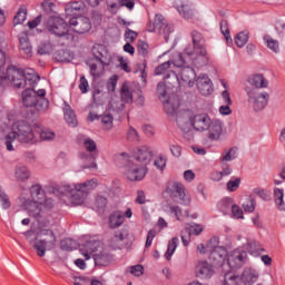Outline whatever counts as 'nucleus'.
<instances>
[{"label": "nucleus", "instance_id": "f257e3e1", "mask_svg": "<svg viewBox=\"0 0 285 285\" xmlns=\"http://www.w3.org/2000/svg\"><path fill=\"white\" fill-rule=\"evenodd\" d=\"M176 124L187 141L195 139L193 128L197 132H206L207 130L208 138L214 141H217L224 132V122L217 118L212 119L207 114L190 116V111H180L177 114Z\"/></svg>", "mask_w": 285, "mask_h": 285}, {"label": "nucleus", "instance_id": "f03ea898", "mask_svg": "<svg viewBox=\"0 0 285 285\" xmlns=\"http://www.w3.org/2000/svg\"><path fill=\"white\" fill-rule=\"evenodd\" d=\"M30 197L31 199L26 200L23 206L29 217H33L37 222L46 217L48 210L55 208V200L52 198H46V191L39 184L30 187Z\"/></svg>", "mask_w": 285, "mask_h": 285}, {"label": "nucleus", "instance_id": "7ed1b4c3", "mask_svg": "<svg viewBox=\"0 0 285 285\" xmlns=\"http://www.w3.org/2000/svg\"><path fill=\"white\" fill-rule=\"evenodd\" d=\"M37 135L32 127L26 121H17L12 125L11 131L8 132V125L0 126V139H4V145L9 153L14 150L12 142L17 139L20 144H32Z\"/></svg>", "mask_w": 285, "mask_h": 285}, {"label": "nucleus", "instance_id": "20e7f679", "mask_svg": "<svg viewBox=\"0 0 285 285\" xmlns=\"http://www.w3.org/2000/svg\"><path fill=\"white\" fill-rule=\"evenodd\" d=\"M191 41L193 45H188L180 55L187 57L188 61L191 62V66H195V68H204V66H208L210 56L208 55V50H206L204 36H202L199 31H193Z\"/></svg>", "mask_w": 285, "mask_h": 285}, {"label": "nucleus", "instance_id": "39448f33", "mask_svg": "<svg viewBox=\"0 0 285 285\" xmlns=\"http://www.w3.org/2000/svg\"><path fill=\"white\" fill-rule=\"evenodd\" d=\"M97 188V179H90L81 184L65 185L60 188V193L63 197H68L72 206H81L88 197L90 190Z\"/></svg>", "mask_w": 285, "mask_h": 285}, {"label": "nucleus", "instance_id": "423d86ee", "mask_svg": "<svg viewBox=\"0 0 285 285\" xmlns=\"http://www.w3.org/2000/svg\"><path fill=\"white\" fill-rule=\"evenodd\" d=\"M186 63H191L188 61L187 56L179 55L178 59L174 61L175 68H181L178 80V86H188L189 88H193L195 86V79L197 78V73L195 72V69H193L190 66H186Z\"/></svg>", "mask_w": 285, "mask_h": 285}, {"label": "nucleus", "instance_id": "0eeeda50", "mask_svg": "<svg viewBox=\"0 0 285 285\" xmlns=\"http://www.w3.org/2000/svg\"><path fill=\"white\" fill-rule=\"evenodd\" d=\"M7 77L12 82L14 88H26V86H35V79L32 76H26V71L14 66H10L7 69Z\"/></svg>", "mask_w": 285, "mask_h": 285}, {"label": "nucleus", "instance_id": "6e6552de", "mask_svg": "<svg viewBox=\"0 0 285 285\" xmlns=\"http://www.w3.org/2000/svg\"><path fill=\"white\" fill-rule=\"evenodd\" d=\"M166 193L170 199L181 204V206H190V196L186 193V187L179 181H170L167 185Z\"/></svg>", "mask_w": 285, "mask_h": 285}, {"label": "nucleus", "instance_id": "1a4fd4ad", "mask_svg": "<svg viewBox=\"0 0 285 285\" xmlns=\"http://www.w3.org/2000/svg\"><path fill=\"white\" fill-rule=\"evenodd\" d=\"M179 86V76L175 71H170L164 76V82H159L157 86V92L160 101H166L168 99V94L170 90L175 92V88Z\"/></svg>", "mask_w": 285, "mask_h": 285}, {"label": "nucleus", "instance_id": "9d476101", "mask_svg": "<svg viewBox=\"0 0 285 285\" xmlns=\"http://www.w3.org/2000/svg\"><path fill=\"white\" fill-rule=\"evenodd\" d=\"M48 32L55 35L56 37H67V39H72V36L68 30V22L60 17H50L46 23Z\"/></svg>", "mask_w": 285, "mask_h": 285}, {"label": "nucleus", "instance_id": "9b49d317", "mask_svg": "<svg viewBox=\"0 0 285 285\" xmlns=\"http://www.w3.org/2000/svg\"><path fill=\"white\" fill-rule=\"evenodd\" d=\"M247 97H248L249 104H252L256 112L264 110V108L268 106V99H271V96L268 95V92L266 91L259 92L257 91V89L247 90Z\"/></svg>", "mask_w": 285, "mask_h": 285}, {"label": "nucleus", "instance_id": "f8f14e48", "mask_svg": "<svg viewBox=\"0 0 285 285\" xmlns=\"http://www.w3.org/2000/svg\"><path fill=\"white\" fill-rule=\"evenodd\" d=\"M69 26L77 35H86L92 28V23L89 18L86 17H73L69 20Z\"/></svg>", "mask_w": 285, "mask_h": 285}, {"label": "nucleus", "instance_id": "ddd939ff", "mask_svg": "<svg viewBox=\"0 0 285 285\" xmlns=\"http://www.w3.org/2000/svg\"><path fill=\"white\" fill-rule=\"evenodd\" d=\"M246 250L244 249H234L227 257V264L232 271H237L246 264Z\"/></svg>", "mask_w": 285, "mask_h": 285}, {"label": "nucleus", "instance_id": "4468645a", "mask_svg": "<svg viewBox=\"0 0 285 285\" xmlns=\"http://www.w3.org/2000/svg\"><path fill=\"white\" fill-rule=\"evenodd\" d=\"M146 173H148V169L144 166L127 164L126 177L129 181H141L146 177Z\"/></svg>", "mask_w": 285, "mask_h": 285}, {"label": "nucleus", "instance_id": "2eb2a0df", "mask_svg": "<svg viewBox=\"0 0 285 285\" xmlns=\"http://www.w3.org/2000/svg\"><path fill=\"white\" fill-rule=\"evenodd\" d=\"M101 248V242L100 240H86L83 244L80 245L79 252L85 257V259H90L92 257L94 253H97Z\"/></svg>", "mask_w": 285, "mask_h": 285}, {"label": "nucleus", "instance_id": "dca6fc26", "mask_svg": "<svg viewBox=\"0 0 285 285\" xmlns=\"http://www.w3.org/2000/svg\"><path fill=\"white\" fill-rule=\"evenodd\" d=\"M197 88L204 97H208V95L213 94V81H210V78H208V75L202 73L196 79Z\"/></svg>", "mask_w": 285, "mask_h": 285}, {"label": "nucleus", "instance_id": "f3484780", "mask_svg": "<svg viewBox=\"0 0 285 285\" xmlns=\"http://www.w3.org/2000/svg\"><path fill=\"white\" fill-rule=\"evenodd\" d=\"M153 155V149H150V147L141 146L135 151L134 157L136 161H139L146 166L150 164Z\"/></svg>", "mask_w": 285, "mask_h": 285}, {"label": "nucleus", "instance_id": "a211bd4d", "mask_svg": "<svg viewBox=\"0 0 285 285\" xmlns=\"http://www.w3.org/2000/svg\"><path fill=\"white\" fill-rule=\"evenodd\" d=\"M115 257L108 249H102L96 254H94V262L96 266H110Z\"/></svg>", "mask_w": 285, "mask_h": 285}, {"label": "nucleus", "instance_id": "6ab92c4d", "mask_svg": "<svg viewBox=\"0 0 285 285\" xmlns=\"http://www.w3.org/2000/svg\"><path fill=\"white\" fill-rule=\"evenodd\" d=\"M208 254L209 262H212L214 266H222L226 259V255H228L224 247H217L216 249L208 252Z\"/></svg>", "mask_w": 285, "mask_h": 285}, {"label": "nucleus", "instance_id": "aec40b11", "mask_svg": "<svg viewBox=\"0 0 285 285\" xmlns=\"http://www.w3.org/2000/svg\"><path fill=\"white\" fill-rule=\"evenodd\" d=\"M154 28L155 30H158L160 35H170V26H168V22L166 21V18L161 16V13H157L154 19Z\"/></svg>", "mask_w": 285, "mask_h": 285}, {"label": "nucleus", "instance_id": "412c9836", "mask_svg": "<svg viewBox=\"0 0 285 285\" xmlns=\"http://www.w3.org/2000/svg\"><path fill=\"white\" fill-rule=\"evenodd\" d=\"M37 91L32 88H27L22 91V104L26 108H33L37 106Z\"/></svg>", "mask_w": 285, "mask_h": 285}, {"label": "nucleus", "instance_id": "4be33fe9", "mask_svg": "<svg viewBox=\"0 0 285 285\" xmlns=\"http://www.w3.org/2000/svg\"><path fill=\"white\" fill-rule=\"evenodd\" d=\"M197 277L207 278L213 277L215 271L213 269V265L208 264V262H199L196 266Z\"/></svg>", "mask_w": 285, "mask_h": 285}, {"label": "nucleus", "instance_id": "5701e85b", "mask_svg": "<svg viewBox=\"0 0 285 285\" xmlns=\"http://www.w3.org/2000/svg\"><path fill=\"white\" fill-rule=\"evenodd\" d=\"M163 104L167 115H177V110L179 108V98H177V96L173 95V99L168 97V99L164 100Z\"/></svg>", "mask_w": 285, "mask_h": 285}, {"label": "nucleus", "instance_id": "b1692460", "mask_svg": "<svg viewBox=\"0 0 285 285\" xmlns=\"http://www.w3.org/2000/svg\"><path fill=\"white\" fill-rule=\"evenodd\" d=\"M126 218H124V212L116 210L109 216V228H119V226L124 225Z\"/></svg>", "mask_w": 285, "mask_h": 285}, {"label": "nucleus", "instance_id": "393cba45", "mask_svg": "<svg viewBox=\"0 0 285 285\" xmlns=\"http://www.w3.org/2000/svg\"><path fill=\"white\" fill-rule=\"evenodd\" d=\"M249 86H253L254 88H268V80L264 78V75H253L248 78Z\"/></svg>", "mask_w": 285, "mask_h": 285}, {"label": "nucleus", "instance_id": "a878e982", "mask_svg": "<svg viewBox=\"0 0 285 285\" xmlns=\"http://www.w3.org/2000/svg\"><path fill=\"white\" fill-rule=\"evenodd\" d=\"M233 208V198L225 197L217 203V210L223 215H230V209Z\"/></svg>", "mask_w": 285, "mask_h": 285}, {"label": "nucleus", "instance_id": "bb28decb", "mask_svg": "<svg viewBox=\"0 0 285 285\" xmlns=\"http://www.w3.org/2000/svg\"><path fill=\"white\" fill-rule=\"evenodd\" d=\"M128 232L126 230H119L115 232L114 236L111 237L110 244L112 248H121L120 244L124 242V239H127Z\"/></svg>", "mask_w": 285, "mask_h": 285}, {"label": "nucleus", "instance_id": "cd10ccee", "mask_svg": "<svg viewBox=\"0 0 285 285\" xmlns=\"http://www.w3.org/2000/svg\"><path fill=\"white\" fill-rule=\"evenodd\" d=\"M177 246H179V238L173 237L169 240L167 245V252L165 253V259H167V262H170V259H173V255H175V250H177Z\"/></svg>", "mask_w": 285, "mask_h": 285}, {"label": "nucleus", "instance_id": "c85d7f7f", "mask_svg": "<svg viewBox=\"0 0 285 285\" xmlns=\"http://www.w3.org/2000/svg\"><path fill=\"white\" fill-rule=\"evenodd\" d=\"M41 237H49L48 242V250H52L57 244V236L55 235V232L52 229H41L40 230Z\"/></svg>", "mask_w": 285, "mask_h": 285}, {"label": "nucleus", "instance_id": "c756f323", "mask_svg": "<svg viewBox=\"0 0 285 285\" xmlns=\"http://www.w3.org/2000/svg\"><path fill=\"white\" fill-rule=\"evenodd\" d=\"M274 202L278 210H285L284 189L274 188Z\"/></svg>", "mask_w": 285, "mask_h": 285}, {"label": "nucleus", "instance_id": "7c9ffc66", "mask_svg": "<svg viewBox=\"0 0 285 285\" xmlns=\"http://www.w3.org/2000/svg\"><path fill=\"white\" fill-rule=\"evenodd\" d=\"M245 248L249 255H259V253H262V250H264L262 248V246L259 245V243H257L255 240H248L245 245Z\"/></svg>", "mask_w": 285, "mask_h": 285}, {"label": "nucleus", "instance_id": "2f4dec72", "mask_svg": "<svg viewBox=\"0 0 285 285\" xmlns=\"http://www.w3.org/2000/svg\"><path fill=\"white\" fill-rule=\"evenodd\" d=\"M33 248L37 250L38 257H43L46 255V250H48V240H37L33 245Z\"/></svg>", "mask_w": 285, "mask_h": 285}, {"label": "nucleus", "instance_id": "473e14b6", "mask_svg": "<svg viewBox=\"0 0 285 285\" xmlns=\"http://www.w3.org/2000/svg\"><path fill=\"white\" fill-rule=\"evenodd\" d=\"M20 50L26 57H32V45L28 38H20Z\"/></svg>", "mask_w": 285, "mask_h": 285}, {"label": "nucleus", "instance_id": "72a5a7b5", "mask_svg": "<svg viewBox=\"0 0 285 285\" xmlns=\"http://www.w3.org/2000/svg\"><path fill=\"white\" fill-rule=\"evenodd\" d=\"M100 121L104 130H112L115 118L110 114L100 116Z\"/></svg>", "mask_w": 285, "mask_h": 285}, {"label": "nucleus", "instance_id": "f704fd0d", "mask_svg": "<svg viewBox=\"0 0 285 285\" xmlns=\"http://www.w3.org/2000/svg\"><path fill=\"white\" fill-rule=\"evenodd\" d=\"M65 120L68 126H71V128L77 127V115H75V111L72 109L69 108L65 110Z\"/></svg>", "mask_w": 285, "mask_h": 285}, {"label": "nucleus", "instance_id": "c9c22d12", "mask_svg": "<svg viewBox=\"0 0 285 285\" xmlns=\"http://www.w3.org/2000/svg\"><path fill=\"white\" fill-rule=\"evenodd\" d=\"M264 41H265L267 48L269 50H272V52H275V53L279 52V42L277 40L273 39V37L264 36Z\"/></svg>", "mask_w": 285, "mask_h": 285}, {"label": "nucleus", "instance_id": "e433bc0d", "mask_svg": "<svg viewBox=\"0 0 285 285\" xmlns=\"http://www.w3.org/2000/svg\"><path fill=\"white\" fill-rule=\"evenodd\" d=\"M220 32L224 35L227 43H233V38L230 37V29L228 28V21L222 20L220 23Z\"/></svg>", "mask_w": 285, "mask_h": 285}, {"label": "nucleus", "instance_id": "4c0bfd02", "mask_svg": "<svg viewBox=\"0 0 285 285\" xmlns=\"http://www.w3.org/2000/svg\"><path fill=\"white\" fill-rule=\"evenodd\" d=\"M120 99L124 104H132V92H130V88L124 85L120 91Z\"/></svg>", "mask_w": 285, "mask_h": 285}, {"label": "nucleus", "instance_id": "58836bf2", "mask_svg": "<svg viewBox=\"0 0 285 285\" xmlns=\"http://www.w3.org/2000/svg\"><path fill=\"white\" fill-rule=\"evenodd\" d=\"M237 48H244L248 43V32L242 31L235 37Z\"/></svg>", "mask_w": 285, "mask_h": 285}, {"label": "nucleus", "instance_id": "ea45409f", "mask_svg": "<svg viewBox=\"0 0 285 285\" xmlns=\"http://www.w3.org/2000/svg\"><path fill=\"white\" fill-rule=\"evenodd\" d=\"M178 12L180 14V17H183L184 19H193L194 13H193V8L188 4H183L178 8Z\"/></svg>", "mask_w": 285, "mask_h": 285}, {"label": "nucleus", "instance_id": "a19ab883", "mask_svg": "<svg viewBox=\"0 0 285 285\" xmlns=\"http://www.w3.org/2000/svg\"><path fill=\"white\" fill-rule=\"evenodd\" d=\"M16 177L19 181H26V179L30 178V171L28 167H18L16 169Z\"/></svg>", "mask_w": 285, "mask_h": 285}, {"label": "nucleus", "instance_id": "79ce46f5", "mask_svg": "<svg viewBox=\"0 0 285 285\" xmlns=\"http://www.w3.org/2000/svg\"><path fill=\"white\" fill-rule=\"evenodd\" d=\"M77 247V242L72 238H65L60 242L61 250H75Z\"/></svg>", "mask_w": 285, "mask_h": 285}, {"label": "nucleus", "instance_id": "37998d69", "mask_svg": "<svg viewBox=\"0 0 285 285\" xmlns=\"http://www.w3.org/2000/svg\"><path fill=\"white\" fill-rule=\"evenodd\" d=\"M170 72H174L173 70H170V61L163 62L155 69V75L157 76L165 75L166 77V75Z\"/></svg>", "mask_w": 285, "mask_h": 285}, {"label": "nucleus", "instance_id": "c03bdc74", "mask_svg": "<svg viewBox=\"0 0 285 285\" xmlns=\"http://www.w3.org/2000/svg\"><path fill=\"white\" fill-rule=\"evenodd\" d=\"M27 18H28V11L26 10V8H20L13 18V23L16 26H19L20 23H23V21H26Z\"/></svg>", "mask_w": 285, "mask_h": 285}, {"label": "nucleus", "instance_id": "a18cd8bd", "mask_svg": "<svg viewBox=\"0 0 285 285\" xmlns=\"http://www.w3.org/2000/svg\"><path fill=\"white\" fill-rule=\"evenodd\" d=\"M254 195H257L264 202H271V193L262 187H256L253 190Z\"/></svg>", "mask_w": 285, "mask_h": 285}, {"label": "nucleus", "instance_id": "49530a36", "mask_svg": "<svg viewBox=\"0 0 285 285\" xmlns=\"http://www.w3.org/2000/svg\"><path fill=\"white\" fill-rule=\"evenodd\" d=\"M80 10H83V2L81 1L70 2L66 8V12H72L73 14L75 12H79Z\"/></svg>", "mask_w": 285, "mask_h": 285}, {"label": "nucleus", "instance_id": "de8ad7c7", "mask_svg": "<svg viewBox=\"0 0 285 285\" xmlns=\"http://www.w3.org/2000/svg\"><path fill=\"white\" fill-rule=\"evenodd\" d=\"M117 81H119V76L117 75H114L108 79L106 85L108 92H115V90L117 89Z\"/></svg>", "mask_w": 285, "mask_h": 285}, {"label": "nucleus", "instance_id": "09e8293b", "mask_svg": "<svg viewBox=\"0 0 285 285\" xmlns=\"http://www.w3.org/2000/svg\"><path fill=\"white\" fill-rule=\"evenodd\" d=\"M0 203L3 210H8L12 204L10 203V197H8V194L6 191L0 189Z\"/></svg>", "mask_w": 285, "mask_h": 285}, {"label": "nucleus", "instance_id": "8fccbe9b", "mask_svg": "<svg viewBox=\"0 0 285 285\" xmlns=\"http://www.w3.org/2000/svg\"><path fill=\"white\" fill-rule=\"evenodd\" d=\"M168 208H169V213H171V215H175V217L178 222H181V217H184L181 207H179L177 205H168Z\"/></svg>", "mask_w": 285, "mask_h": 285}, {"label": "nucleus", "instance_id": "3c124183", "mask_svg": "<svg viewBox=\"0 0 285 285\" xmlns=\"http://www.w3.org/2000/svg\"><path fill=\"white\" fill-rule=\"evenodd\" d=\"M217 248H222V246H219V238L217 237L210 238L206 244V250L207 252L217 250Z\"/></svg>", "mask_w": 285, "mask_h": 285}, {"label": "nucleus", "instance_id": "603ef678", "mask_svg": "<svg viewBox=\"0 0 285 285\" xmlns=\"http://www.w3.org/2000/svg\"><path fill=\"white\" fill-rule=\"evenodd\" d=\"M82 144L87 153H95L97 150V142L91 138H86Z\"/></svg>", "mask_w": 285, "mask_h": 285}, {"label": "nucleus", "instance_id": "864d4df0", "mask_svg": "<svg viewBox=\"0 0 285 285\" xmlns=\"http://www.w3.org/2000/svg\"><path fill=\"white\" fill-rule=\"evenodd\" d=\"M257 206V202L255 198L249 197L247 204H243V208L245 213H255V207Z\"/></svg>", "mask_w": 285, "mask_h": 285}, {"label": "nucleus", "instance_id": "5fc2aeb1", "mask_svg": "<svg viewBox=\"0 0 285 285\" xmlns=\"http://www.w3.org/2000/svg\"><path fill=\"white\" fill-rule=\"evenodd\" d=\"M237 158V148H230L227 153L223 154V161H233Z\"/></svg>", "mask_w": 285, "mask_h": 285}, {"label": "nucleus", "instance_id": "6e6d98bb", "mask_svg": "<svg viewBox=\"0 0 285 285\" xmlns=\"http://www.w3.org/2000/svg\"><path fill=\"white\" fill-rule=\"evenodd\" d=\"M138 53L141 55V57H148V45L144 40H139L137 45Z\"/></svg>", "mask_w": 285, "mask_h": 285}, {"label": "nucleus", "instance_id": "4d7b16f0", "mask_svg": "<svg viewBox=\"0 0 285 285\" xmlns=\"http://www.w3.org/2000/svg\"><path fill=\"white\" fill-rule=\"evenodd\" d=\"M239 184H242V179H239V178L230 179L227 183V190L229 193H235V190H237V188H239Z\"/></svg>", "mask_w": 285, "mask_h": 285}, {"label": "nucleus", "instance_id": "13d9d810", "mask_svg": "<svg viewBox=\"0 0 285 285\" xmlns=\"http://www.w3.org/2000/svg\"><path fill=\"white\" fill-rule=\"evenodd\" d=\"M230 212L235 219H244V212L239 206L233 204Z\"/></svg>", "mask_w": 285, "mask_h": 285}, {"label": "nucleus", "instance_id": "bf43d9fd", "mask_svg": "<svg viewBox=\"0 0 285 285\" xmlns=\"http://www.w3.org/2000/svg\"><path fill=\"white\" fill-rule=\"evenodd\" d=\"M129 273L135 277H141L144 275V266L141 265H134L129 267Z\"/></svg>", "mask_w": 285, "mask_h": 285}, {"label": "nucleus", "instance_id": "052dcab7", "mask_svg": "<svg viewBox=\"0 0 285 285\" xmlns=\"http://www.w3.org/2000/svg\"><path fill=\"white\" fill-rule=\"evenodd\" d=\"M186 230H188L189 234L197 236L204 233V226L195 224L190 225L189 228H186Z\"/></svg>", "mask_w": 285, "mask_h": 285}, {"label": "nucleus", "instance_id": "680f3d73", "mask_svg": "<svg viewBox=\"0 0 285 285\" xmlns=\"http://www.w3.org/2000/svg\"><path fill=\"white\" fill-rule=\"evenodd\" d=\"M155 237H157V230L150 229L147 234L145 248H150L153 246V239H155Z\"/></svg>", "mask_w": 285, "mask_h": 285}, {"label": "nucleus", "instance_id": "e2e57ef3", "mask_svg": "<svg viewBox=\"0 0 285 285\" xmlns=\"http://www.w3.org/2000/svg\"><path fill=\"white\" fill-rule=\"evenodd\" d=\"M155 237H157V230L150 229L147 234L145 248H150L153 246V239H155Z\"/></svg>", "mask_w": 285, "mask_h": 285}, {"label": "nucleus", "instance_id": "0e129e2a", "mask_svg": "<svg viewBox=\"0 0 285 285\" xmlns=\"http://www.w3.org/2000/svg\"><path fill=\"white\" fill-rule=\"evenodd\" d=\"M88 88H90V85L88 83V79H86V76L80 77V83H79V90L82 95H86L88 92Z\"/></svg>", "mask_w": 285, "mask_h": 285}, {"label": "nucleus", "instance_id": "69168bd1", "mask_svg": "<svg viewBox=\"0 0 285 285\" xmlns=\"http://www.w3.org/2000/svg\"><path fill=\"white\" fill-rule=\"evenodd\" d=\"M239 276H235L232 273L225 274V283L223 285H237Z\"/></svg>", "mask_w": 285, "mask_h": 285}, {"label": "nucleus", "instance_id": "338daca9", "mask_svg": "<svg viewBox=\"0 0 285 285\" xmlns=\"http://www.w3.org/2000/svg\"><path fill=\"white\" fill-rule=\"evenodd\" d=\"M166 157L164 156H158L155 161H154V165L156 166V168L158 170H164L166 168Z\"/></svg>", "mask_w": 285, "mask_h": 285}, {"label": "nucleus", "instance_id": "774afa93", "mask_svg": "<svg viewBox=\"0 0 285 285\" xmlns=\"http://www.w3.org/2000/svg\"><path fill=\"white\" fill-rule=\"evenodd\" d=\"M190 232L186 228L180 233V239L184 246H188V244H190Z\"/></svg>", "mask_w": 285, "mask_h": 285}]
</instances>
